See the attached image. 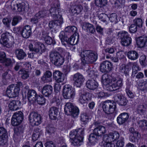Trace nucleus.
<instances>
[{"instance_id":"nucleus-47","label":"nucleus","mask_w":147,"mask_h":147,"mask_svg":"<svg viewBox=\"0 0 147 147\" xmlns=\"http://www.w3.org/2000/svg\"><path fill=\"white\" fill-rule=\"evenodd\" d=\"M99 20L105 23L106 24H107V20H108L109 17L105 13H102L100 14L98 16Z\"/></svg>"},{"instance_id":"nucleus-40","label":"nucleus","mask_w":147,"mask_h":147,"mask_svg":"<svg viewBox=\"0 0 147 147\" xmlns=\"http://www.w3.org/2000/svg\"><path fill=\"white\" fill-rule=\"evenodd\" d=\"M137 123L142 130H147V121L144 119L140 120L138 121Z\"/></svg>"},{"instance_id":"nucleus-7","label":"nucleus","mask_w":147,"mask_h":147,"mask_svg":"<svg viewBox=\"0 0 147 147\" xmlns=\"http://www.w3.org/2000/svg\"><path fill=\"white\" fill-rule=\"evenodd\" d=\"M65 33L63 31L61 32L59 35V37L61 40L62 44L65 45L66 44L64 42L71 45H75L76 44L78 41L79 35L71 36L69 38L65 35Z\"/></svg>"},{"instance_id":"nucleus-33","label":"nucleus","mask_w":147,"mask_h":147,"mask_svg":"<svg viewBox=\"0 0 147 147\" xmlns=\"http://www.w3.org/2000/svg\"><path fill=\"white\" fill-rule=\"evenodd\" d=\"M112 82L115 86L117 90L119 89L123 85L122 80L121 79L117 78V79L115 78H113L111 79Z\"/></svg>"},{"instance_id":"nucleus-57","label":"nucleus","mask_w":147,"mask_h":147,"mask_svg":"<svg viewBox=\"0 0 147 147\" xmlns=\"http://www.w3.org/2000/svg\"><path fill=\"white\" fill-rule=\"evenodd\" d=\"M124 144V139L123 138H121L116 143V147H123Z\"/></svg>"},{"instance_id":"nucleus-18","label":"nucleus","mask_w":147,"mask_h":147,"mask_svg":"<svg viewBox=\"0 0 147 147\" xmlns=\"http://www.w3.org/2000/svg\"><path fill=\"white\" fill-rule=\"evenodd\" d=\"M129 131L130 133L129 137V140L132 143L135 142L137 141L140 136H139V132L135 130L134 128L130 127L129 129Z\"/></svg>"},{"instance_id":"nucleus-25","label":"nucleus","mask_w":147,"mask_h":147,"mask_svg":"<svg viewBox=\"0 0 147 147\" xmlns=\"http://www.w3.org/2000/svg\"><path fill=\"white\" fill-rule=\"evenodd\" d=\"M27 95L28 99L30 102L32 103L36 101L37 94L34 90H28Z\"/></svg>"},{"instance_id":"nucleus-12","label":"nucleus","mask_w":147,"mask_h":147,"mask_svg":"<svg viewBox=\"0 0 147 147\" xmlns=\"http://www.w3.org/2000/svg\"><path fill=\"white\" fill-rule=\"evenodd\" d=\"M23 119V114L21 111L16 112L13 115L11 119V124L13 126H17L19 125Z\"/></svg>"},{"instance_id":"nucleus-29","label":"nucleus","mask_w":147,"mask_h":147,"mask_svg":"<svg viewBox=\"0 0 147 147\" xmlns=\"http://www.w3.org/2000/svg\"><path fill=\"white\" fill-rule=\"evenodd\" d=\"M52 74L49 71H46L41 77L42 81L45 83L51 82L52 81Z\"/></svg>"},{"instance_id":"nucleus-58","label":"nucleus","mask_w":147,"mask_h":147,"mask_svg":"<svg viewBox=\"0 0 147 147\" xmlns=\"http://www.w3.org/2000/svg\"><path fill=\"white\" fill-rule=\"evenodd\" d=\"M7 131L6 129L3 127H0V136H7Z\"/></svg>"},{"instance_id":"nucleus-15","label":"nucleus","mask_w":147,"mask_h":147,"mask_svg":"<svg viewBox=\"0 0 147 147\" xmlns=\"http://www.w3.org/2000/svg\"><path fill=\"white\" fill-rule=\"evenodd\" d=\"M73 80L74 81V85L80 87L82 85L85 78L82 74L78 73L74 75Z\"/></svg>"},{"instance_id":"nucleus-54","label":"nucleus","mask_w":147,"mask_h":147,"mask_svg":"<svg viewBox=\"0 0 147 147\" xmlns=\"http://www.w3.org/2000/svg\"><path fill=\"white\" fill-rule=\"evenodd\" d=\"M140 62L141 65L144 67L146 65V58L145 55H142L140 57Z\"/></svg>"},{"instance_id":"nucleus-28","label":"nucleus","mask_w":147,"mask_h":147,"mask_svg":"<svg viewBox=\"0 0 147 147\" xmlns=\"http://www.w3.org/2000/svg\"><path fill=\"white\" fill-rule=\"evenodd\" d=\"M53 78L58 83L61 82L64 80V76L63 74L59 71H55L53 74Z\"/></svg>"},{"instance_id":"nucleus-59","label":"nucleus","mask_w":147,"mask_h":147,"mask_svg":"<svg viewBox=\"0 0 147 147\" xmlns=\"http://www.w3.org/2000/svg\"><path fill=\"white\" fill-rule=\"evenodd\" d=\"M137 27L134 24H131L129 28L130 32L131 33H134L136 32L137 30Z\"/></svg>"},{"instance_id":"nucleus-21","label":"nucleus","mask_w":147,"mask_h":147,"mask_svg":"<svg viewBox=\"0 0 147 147\" xmlns=\"http://www.w3.org/2000/svg\"><path fill=\"white\" fill-rule=\"evenodd\" d=\"M59 114V109L57 108L53 107H51L49 109V117L52 120H55L57 118V116Z\"/></svg>"},{"instance_id":"nucleus-8","label":"nucleus","mask_w":147,"mask_h":147,"mask_svg":"<svg viewBox=\"0 0 147 147\" xmlns=\"http://www.w3.org/2000/svg\"><path fill=\"white\" fill-rule=\"evenodd\" d=\"M64 111L66 115H71L74 117L78 116L79 112L78 108L71 102L66 103L65 106Z\"/></svg>"},{"instance_id":"nucleus-10","label":"nucleus","mask_w":147,"mask_h":147,"mask_svg":"<svg viewBox=\"0 0 147 147\" xmlns=\"http://www.w3.org/2000/svg\"><path fill=\"white\" fill-rule=\"evenodd\" d=\"M20 89L14 84L9 86L7 88L6 94L9 97H15L19 95Z\"/></svg>"},{"instance_id":"nucleus-5","label":"nucleus","mask_w":147,"mask_h":147,"mask_svg":"<svg viewBox=\"0 0 147 147\" xmlns=\"http://www.w3.org/2000/svg\"><path fill=\"white\" fill-rule=\"evenodd\" d=\"M106 133L105 127L100 125L96 127L94 130L93 133L90 134L88 138L90 142L94 143L98 141L99 136Z\"/></svg>"},{"instance_id":"nucleus-48","label":"nucleus","mask_w":147,"mask_h":147,"mask_svg":"<svg viewBox=\"0 0 147 147\" xmlns=\"http://www.w3.org/2000/svg\"><path fill=\"white\" fill-rule=\"evenodd\" d=\"M110 136L112 141H113L118 140L119 137V134L117 131L110 133Z\"/></svg>"},{"instance_id":"nucleus-39","label":"nucleus","mask_w":147,"mask_h":147,"mask_svg":"<svg viewBox=\"0 0 147 147\" xmlns=\"http://www.w3.org/2000/svg\"><path fill=\"white\" fill-rule=\"evenodd\" d=\"M88 95L87 93L81 94L79 99L80 102L82 104L86 103L89 99Z\"/></svg>"},{"instance_id":"nucleus-49","label":"nucleus","mask_w":147,"mask_h":147,"mask_svg":"<svg viewBox=\"0 0 147 147\" xmlns=\"http://www.w3.org/2000/svg\"><path fill=\"white\" fill-rule=\"evenodd\" d=\"M23 132V129L20 127H19L14 129V134L13 135L14 138H17V136H19L20 134Z\"/></svg>"},{"instance_id":"nucleus-13","label":"nucleus","mask_w":147,"mask_h":147,"mask_svg":"<svg viewBox=\"0 0 147 147\" xmlns=\"http://www.w3.org/2000/svg\"><path fill=\"white\" fill-rule=\"evenodd\" d=\"M29 119L30 123L33 125H38L41 123L40 115L36 113H31L29 116Z\"/></svg>"},{"instance_id":"nucleus-61","label":"nucleus","mask_w":147,"mask_h":147,"mask_svg":"<svg viewBox=\"0 0 147 147\" xmlns=\"http://www.w3.org/2000/svg\"><path fill=\"white\" fill-rule=\"evenodd\" d=\"M18 6V11L21 12L24 11L25 7L24 3H19Z\"/></svg>"},{"instance_id":"nucleus-38","label":"nucleus","mask_w":147,"mask_h":147,"mask_svg":"<svg viewBox=\"0 0 147 147\" xmlns=\"http://www.w3.org/2000/svg\"><path fill=\"white\" fill-rule=\"evenodd\" d=\"M83 7L80 5L74 6L71 9V13L72 14H74L76 13L79 14L82 10Z\"/></svg>"},{"instance_id":"nucleus-34","label":"nucleus","mask_w":147,"mask_h":147,"mask_svg":"<svg viewBox=\"0 0 147 147\" xmlns=\"http://www.w3.org/2000/svg\"><path fill=\"white\" fill-rule=\"evenodd\" d=\"M18 74L21 75V78L23 80H26L29 76V71H26L25 68L20 69L18 72Z\"/></svg>"},{"instance_id":"nucleus-60","label":"nucleus","mask_w":147,"mask_h":147,"mask_svg":"<svg viewBox=\"0 0 147 147\" xmlns=\"http://www.w3.org/2000/svg\"><path fill=\"white\" fill-rule=\"evenodd\" d=\"M107 86V90L110 91H113L117 90V88H116L113 84L111 85L108 84Z\"/></svg>"},{"instance_id":"nucleus-14","label":"nucleus","mask_w":147,"mask_h":147,"mask_svg":"<svg viewBox=\"0 0 147 147\" xmlns=\"http://www.w3.org/2000/svg\"><path fill=\"white\" fill-rule=\"evenodd\" d=\"M120 37L121 39V43L123 46H128L131 43V39L127 32H124L121 33Z\"/></svg>"},{"instance_id":"nucleus-2","label":"nucleus","mask_w":147,"mask_h":147,"mask_svg":"<svg viewBox=\"0 0 147 147\" xmlns=\"http://www.w3.org/2000/svg\"><path fill=\"white\" fill-rule=\"evenodd\" d=\"M84 130L79 128L70 132L69 137L71 139L72 145L76 146L80 145L83 142Z\"/></svg>"},{"instance_id":"nucleus-27","label":"nucleus","mask_w":147,"mask_h":147,"mask_svg":"<svg viewBox=\"0 0 147 147\" xmlns=\"http://www.w3.org/2000/svg\"><path fill=\"white\" fill-rule=\"evenodd\" d=\"M21 106V102L19 100H13L11 101L8 105L11 111H15Z\"/></svg>"},{"instance_id":"nucleus-23","label":"nucleus","mask_w":147,"mask_h":147,"mask_svg":"<svg viewBox=\"0 0 147 147\" xmlns=\"http://www.w3.org/2000/svg\"><path fill=\"white\" fill-rule=\"evenodd\" d=\"M10 36L9 33L6 32L1 35V38L0 39V43L4 46L9 48L10 46L9 44L8 41L9 38Z\"/></svg>"},{"instance_id":"nucleus-6","label":"nucleus","mask_w":147,"mask_h":147,"mask_svg":"<svg viewBox=\"0 0 147 147\" xmlns=\"http://www.w3.org/2000/svg\"><path fill=\"white\" fill-rule=\"evenodd\" d=\"M51 61L55 65L60 66L62 65L65 61V58L59 53L51 52L49 54Z\"/></svg>"},{"instance_id":"nucleus-17","label":"nucleus","mask_w":147,"mask_h":147,"mask_svg":"<svg viewBox=\"0 0 147 147\" xmlns=\"http://www.w3.org/2000/svg\"><path fill=\"white\" fill-rule=\"evenodd\" d=\"M115 98L117 103L122 106L126 105L128 102L126 98L121 94H115Z\"/></svg>"},{"instance_id":"nucleus-63","label":"nucleus","mask_w":147,"mask_h":147,"mask_svg":"<svg viewBox=\"0 0 147 147\" xmlns=\"http://www.w3.org/2000/svg\"><path fill=\"white\" fill-rule=\"evenodd\" d=\"M110 137V134L109 135H106L104 136L103 139L105 141V142H111L112 141L111 138Z\"/></svg>"},{"instance_id":"nucleus-52","label":"nucleus","mask_w":147,"mask_h":147,"mask_svg":"<svg viewBox=\"0 0 147 147\" xmlns=\"http://www.w3.org/2000/svg\"><path fill=\"white\" fill-rule=\"evenodd\" d=\"M55 130V128L52 125H49L46 127V133L50 135L54 133Z\"/></svg>"},{"instance_id":"nucleus-16","label":"nucleus","mask_w":147,"mask_h":147,"mask_svg":"<svg viewBox=\"0 0 147 147\" xmlns=\"http://www.w3.org/2000/svg\"><path fill=\"white\" fill-rule=\"evenodd\" d=\"M112 68V65L110 62L105 61L100 64V70L103 73H106L111 71Z\"/></svg>"},{"instance_id":"nucleus-3","label":"nucleus","mask_w":147,"mask_h":147,"mask_svg":"<svg viewBox=\"0 0 147 147\" xmlns=\"http://www.w3.org/2000/svg\"><path fill=\"white\" fill-rule=\"evenodd\" d=\"M81 63L85 65L95 62L97 59V54L91 51L85 50L81 52Z\"/></svg>"},{"instance_id":"nucleus-11","label":"nucleus","mask_w":147,"mask_h":147,"mask_svg":"<svg viewBox=\"0 0 147 147\" xmlns=\"http://www.w3.org/2000/svg\"><path fill=\"white\" fill-rule=\"evenodd\" d=\"M63 95L66 99H69L73 98L75 95V92L69 85H65L63 87Z\"/></svg>"},{"instance_id":"nucleus-46","label":"nucleus","mask_w":147,"mask_h":147,"mask_svg":"<svg viewBox=\"0 0 147 147\" xmlns=\"http://www.w3.org/2000/svg\"><path fill=\"white\" fill-rule=\"evenodd\" d=\"M36 99L37 103L40 105L44 104L46 101V99L42 95H37Z\"/></svg>"},{"instance_id":"nucleus-37","label":"nucleus","mask_w":147,"mask_h":147,"mask_svg":"<svg viewBox=\"0 0 147 147\" xmlns=\"http://www.w3.org/2000/svg\"><path fill=\"white\" fill-rule=\"evenodd\" d=\"M136 110L137 113L140 115H142L145 113L146 111V108L144 105L140 104L137 105Z\"/></svg>"},{"instance_id":"nucleus-50","label":"nucleus","mask_w":147,"mask_h":147,"mask_svg":"<svg viewBox=\"0 0 147 147\" xmlns=\"http://www.w3.org/2000/svg\"><path fill=\"white\" fill-rule=\"evenodd\" d=\"M22 20V18L19 16L14 17L13 18L11 24L13 26H15L17 24Z\"/></svg>"},{"instance_id":"nucleus-20","label":"nucleus","mask_w":147,"mask_h":147,"mask_svg":"<svg viewBox=\"0 0 147 147\" xmlns=\"http://www.w3.org/2000/svg\"><path fill=\"white\" fill-rule=\"evenodd\" d=\"M32 28L29 25H26L21 30L20 32L22 36L24 38H28L32 34Z\"/></svg>"},{"instance_id":"nucleus-43","label":"nucleus","mask_w":147,"mask_h":147,"mask_svg":"<svg viewBox=\"0 0 147 147\" xmlns=\"http://www.w3.org/2000/svg\"><path fill=\"white\" fill-rule=\"evenodd\" d=\"M108 18L111 22L114 24L117 23L118 22L117 16L115 13H113L111 14Z\"/></svg>"},{"instance_id":"nucleus-35","label":"nucleus","mask_w":147,"mask_h":147,"mask_svg":"<svg viewBox=\"0 0 147 147\" xmlns=\"http://www.w3.org/2000/svg\"><path fill=\"white\" fill-rule=\"evenodd\" d=\"M127 55L129 59L133 60L137 59L138 57V53L135 51H131L128 52Z\"/></svg>"},{"instance_id":"nucleus-44","label":"nucleus","mask_w":147,"mask_h":147,"mask_svg":"<svg viewBox=\"0 0 147 147\" xmlns=\"http://www.w3.org/2000/svg\"><path fill=\"white\" fill-rule=\"evenodd\" d=\"M107 0H95V5L98 7H102L105 6L107 4Z\"/></svg>"},{"instance_id":"nucleus-56","label":"nucleus","mask_w":147,"mask_h":147,"mask_svg":"<svg viewBox=\"0 0 147 147\" xmlns=\"http://www.w3.org/2000/svg\"><path fill=\"white\" fill-rule=\"evenodd\" d=\"M80 117L81 121L84 122L85 124L87 123L89 118L86 113L82 114L80 116Z\"/></svg>"},{"instance_id":"nucleus-22","label":"nucleus","mask_w":147,"mask_h":147,"mask_svg":"<svg viewBox=\"0 0 147 147\" xmlns=\"http://www.w3.org/2000/svg\"><path fill=\"white\" fill-rule=\"evenodd\" d=\"M53 91V88L49 85H46L42 88V94L45 97H48L52 93Z\"/></svg>"},{"instance_id":"nucleus-55","label":"nucleus","mask_w":147,"mask_h":147,"mask_svg":"<svg viewBox=\"0 0 147 147\" xmlns=\"http://www.w3.org/2000/svg\"><path fill=\"white\" fill-rule=\"evenodd\" d=\"M96 72V70L95 69L91 68L89 67H88V69L86 70V72L90 77H92L94 75Z\"/></svg>"},{"instance_id":"nucleus-45","label":"nucleus","mask_w":147,"mask_h":147,"mask_svg":"<svg viewBox=\"0 0 147 147\" xmlns=\"http://www.w3.org/2000/svg\"><path fill=\"white\" fill-rule=\"evenodd\" d=\"M134 24L139 28H141L143 26V22L142 19L139 18H135L133 20Z\"/></svg>"},{"instance_id":"nucleus-53","label":"nucleus","mask_w":147,"mask_h":147,"mask_svg":"<svg viewBox=\"0 0 147 147\" xmlns=\"http://www.w3.org/2000/svg\"><path fill=\"white\" fill-rule=\"evenodd\" d=\"M47 14V11L45 10H42L37 13L36 15L37 17L39 19L44 18Z\"/></svg>"},{"instance_id":"nucleus-64","label":"nucleus","mask_w":147,"mask_h":147,"mask_svg":"<svg viewBox=\"0 0 147 147\" xmlns=\"http://www.w3.org/2000/svg\"><path fill=\"white\" fill-rule=\"evenodd\" d=\"M45 147H56L55 145L52 141L47 142L45 144Z\"/></svg>"},{"instance_id":"nucleus-41","label":"nucleus","mask_w":147,"mask_h":147,"mask_svg":"<svg viewBox=\"0 0 147 147\" xmlns=\"http://www.w3.org/2000/svg\"><path fill=\"white\" fill-rule=\"evenodd\" d=\"M102 82L104 85H107L111 82V80L110 79L108 74H105L102 76Z\"/></svg>"},{"instance_id":"nucleus-30","label":"nucleus","mask_w":147,"mask_h":147,"mask_svg":"<svg viewBox=\"0 0 147 147\" xmlns=\"http://www.w3.org/2000/svg\"><path fill=\"white\" fill-rule=\"evenodd\" d=\"M86 85L89 89L94 90L98 87V84L94 80H90L87 81Z\"/></svg>"},{"instance_id":"nucleus-26","label":"nucleus","mask_w":147,"mask_h":147,"mask_svg":"<svg viewBox=\"0 0 147 147\" xmlns=\"http://www.w3.org/2000/svg\"><path fill=\"white\" fill-rule=\"evenodd\" d=\"M137 44L140 48H143L146 46L147 36H140L136 40Z\"/></svg>"},{"instance_id":"nucleus-62","label":"nucleus","mask_w":147,"mask_h":147,"mask_svg":"<svg viewBox=\"0 0 147 147\" xmlns=\"http://www.w3.org/2000/svg\"><path fill=\"white\" fill-rule=\"evenodd\" d=\"M6 55L3 52H0V62H2L5 60Z\"/></svg>"},{"instance_id":"nucleus-36","label":"nucleus","mask_w":147,"mask_h":147,"mask_svg":"<svg viewBox=\"0 0 147 147\" xmlns=\"http://www.w3.org/2000/svg\"><path fill=\"white\" fill-rule=\"evenodd\" d=\"M42 131L38 128L35 129L32 136V139L33 141L37 140L42 134Z\"/></svg>"},{"instance_id":"nucleus-31","label":"nucleus","mask_w":147,"mask_h":147,"mask_svg":"<svg viewBox=\"0 0 147 147\" xmlns=\"http://www.w3.org/2000/svg\"><path fill=\"white\" fill-rule=\"evenodd\" d=\"M42 37L43 38L45 43L48 45H54L55 42L54 40L51 37L46 34L44 31L42 32Z\"/></svg>"},{"instance_id":"nucleus-32","label":"nucleus","mask_w":147,"mask_h":147,"mask_svg":"<svg viewBox=\"0 0 147 147\" xmlns=\"http://www.w3.org/2000/svg\"><path fill=\"white\" fill-rule=\"evenodd\" d=\"M16 57L20 60L23 59L26 56V55L22 49H18L15 51Z\"/></svg>"},{"instance_id":"nucleus-24","label":"nucleus","mask_w":147,"mask_h":147,"mask_svg":"<svg viewBox=\"0 0 147 147\" xmlns=\"http://www.w3.org/2000/svg\"><path fill=\"white\" fill-rule=\"evenodd\" d=\"M129 117V115L128 113H121L117 117V122L119 124H123L127 121Z\"/></svg>"},{"instance_id":"nucleus-9","label":"nucleus","mask_w":147,"mask_h":147,"mask_svg":"<svg viewBox=\"0 0 147 147\" xmlns=\"http://www.w3.org/2000/svg\"><path fill=\"white\" fill-rule=\"evenodd\" d=\"M115 102L108 100L104 102L102 104V109L105 113L109 114L113 113L116 107Z\"/></svg>"},{"instance_id":"nucleus-51","label":"nucleus","mask_w":147,"mask_h":147,"mask_svg":"<svg viewBox=\"0 0 147 147\" xmlns=\"http://www.w3.org/2000/svg\"><path fill=\"white\" fill-rule=\"evenodd\" d=\"M7 136H0V146H4L7 144Z\"/></svg>"},{"instance_id":"nucleus-42","label":"nucleus","mask_w":147,"mask_h":147,"mask_svg":"<svg viewBox=\"0 0 147 147\" xmlns=\"http://www.w3.org/2000/svg\"><path fill=\"white\" fill-rule=\"evenodd\" d=\"M128 65H132V76H134L137 74L138 71L139 70V66L136 62L131 63L129 62L128 63Z\"/></svg>"},{"instance_id":"nucleus-1","label":"nucleus","mask_w":147,"mask_h":147,"mask_svg":"<svg viewBox=\"0 0 147 147\" xmlns=\"http://www.w3.org/2000/svg\"><path fill=\"white\" fill-rule=\"evenodd\" d=\"M59 2L57 0L55 1L52 5L49 11L51 15L54 18L57 19L52 20L49 22V26L50 29L53 28H56L57 26L61 27V24L63 23V19L60 15Z\"/></svg>"},{"instance_id":"nucleus-19","label":"nucleus","mask_w":147,"mask_h":147,"mask_svg":"<svg viewBox=\"0 0 147 147\" xmlns=\"http://www.w3.org/2000/svg\"><path fill=\"white\" fill-rule=\"evenodd\" d=\"M82 29L88 33L92 34L95 32V29L92 25L88 22H84L81 25Z\"/></svg>"},{"instance_id":"nucleus-4","label":"nucleus","mask_w":147,"mask_h":147,"mask_svg":"<svg viewBox=\"0 0 147 147\" xmlns=\"http://www.w3.org/2000/svg\"><path fill=\"white\" fill-rule=\"evenodd\" d=\"M29 49L30 51L34 52L28 54V57L30 58H33L35 56L36 53L40 55L45 52L46 48L44 44L40 42H36L34 45L31 44L29 45Z\"/></svg>"}]
</instances>
